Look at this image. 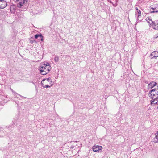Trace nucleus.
Wrapping results in <instances>:
<instances>
[{"label":"nucleus","instance_id":"f257e3e1","mask_svg":"<svg viewBox=\"0 0 158 158\" xmlns=\"http://www.w3.org/2000/svg\"><path fill=\"white\" fill-rule=\"evenodd\" d=\"M49 63H48L46 65L44 64L43 66H40L39 68V70L41 74L45 75L48 73L49 71Z\"/></svg>","mask_w":158,"mask_h":158},{"label":"nucleus","instance_id":"9d476101","mask_svg":"<svg viewBox=\"0 0 158 158\" xmlns=\"http://www.w3.org/2000/svg\"><path fill=\"white\" fill-rule=\"evenodd\" d=\"M156 84L154 81H152L148 85V88L152 89L156 85Z\"/></svg>","mask_w":158,"mask_h":158},{"label":"nucleus","instance_id":"6e6552de","mask_svg":"<svg viewBox=\"0 0 158 158\" xmlns=\"http://www.w3.org/2000/svg\"><path fill=\"white\" fill-rule=\"evenodd\" d=\"M7 5V2L4 0H0V9H3Z\"/></svg>","mask_w":158,"mask_h":158},{"label":"nucleus","instance_id":"f03ea898","mask_svg":"<svg viewBox=\"0 0 158 158\" xmlns=\"http://www.w3.org/2000/svg\"><path fill=\"white\" fill-rule=\"evenodd\" d=\"M135 9L136 10L135 12V16L137 17V22H139L140 21L141 19L140 18L141 17V11L137 7H136Z\"/></svg>","mask_w":158,"mask_h":158},{"label":"nucleus","instance_id":"423d86ee","mask_svg":"<svg viewBox=\"0 0 158 158\" xmlns=\"http://www.w3.org/2000/svg\"><path fill=\"white\" fill-rule=\"evenodd\" d=\"M151 27L155 30H158V20L153 21L151 25Z\"/></svg>","mask_w":158,"mask_h":158},{"label":"nucleus","instance_id":"aec40b11","mask_svg":"<svg viewBox=\"0 0 158 158\" xmlns=\"http://www.w3.org/2000/svg\"><path fill=\"white\" fill-rule=\"evenodd\" d=\"M28 2V0H23V2L24 4H26Z\"/></svg>","mask_w":158,"mask_h":158},{"label":"nucleus","instance_id":"7ed1b4c3","mask_svg":"<svg viewBox=\"0 0 158 158\" xmlns=\"http://www.w3.org/2000/svg\"><path fill=\"white\" fill-rule=\"evenodd\" d=\"M158 94V91L156 90L155 89L151 90L149 92L148 95L151 98H153L155 97V95Z\"/></svg>","mask_w":158,"mask_h":158},{"label":"nucleus","instance_id":"5701e85b","mask_svg":"<svg viewBox=\"0 0 158 158\" xmlns=\"http://www.w3.org/2000/svg\"><path fill=\"white\" fill-rule=\"evenodd\" d=\"M157 108L158 109V106L157 107Z\"/></svg>","mask_w":158,"mask_h":158},{"label":"nucleus","instance_id":"f8f14e48","mask_svg":"<svg viewBox=\"0 0 158 158\" xmlns=\"http://www.w3.org/2000/svg\"><path fill=\"white\" fill-rule=\"evenodd\" d=\"M155 137L152 139V142L154 143L158 142V132L155 133Z\"/></svg>","mask_w":158,"mask_h":158},{"label":"nucleus","instance_id":"6ab92c4d","mask_svg":"<svg viewBox=\"0 0 158 158\" xmlns=\"http://www.w3.org/2000/svg\"><path fill=\"white\" fill-rule=\"evenodd\" d=\"M153 10H157L158 9V7H157V5L156 7H152L151 8Z\"/></svg>","mask_w":158,"mask_h":158},{"label":"nucleus","instance_id":"412c9836","mask_svg":"<svg viewBox=\"0 0 158 158\" xmlns=\"http://www.w3.org/2000/svg\"><path fill=\"white\" fill-rule=\"evenodd\" d=\"M73 147H74V146H71V148H73Z\"/></svg>","mask_w":158,"mask_h":158},{"label":"nucleus","instance_id":"39448f33","mask_svg":"<svg viewBox=\"0 0 158 158\" xmlns=\"http://www.w3.org/2000/svg\"><path fill=\"white\" fill-rule=\"evenodd\" d=\"M92 149L93 151L97 152H99V151L102 150V146H94L92 147Z\"/></svg>","mask_w":158,"mask_h":158},{"label":"nucleus","instance_id":"4468645a","mask_svg":"<svg viewBox=\"0 0 158 158\" xmlns=\"http://www.w3.org/2000/svg\"><path fill=\"white\" fill-rule=\"evenodd\" d=\"M35 39H37L40 38L39 40H42V36L41 34H37L35 35Z\"/></svg>","mask_w":158,"mask_h":158},{"label":"nucleus","instance_id":"ddd939ff","mask_svg":"<svg viewBox=\"0 0 158 158\" xmlns=\"http://www.w3.org/2000/svg\"><path fill=\"white\" fill-rule=\"evenodd\" d=\"M118 0H108L110 3H112L114 6H116L117 5V2Z\"/></svg>","mask_w":158,"mask_h":158},{"label":"nucleus","instance_id":"4be33fe9","mask_svg":"<svg viewBox=\"0 0 158 158\" xmlns=\"http://www.w3.org/2000/svg\"><path fill=\"white\" fill-rule=\"evenodd\" d=\"M157 89H158V85H157Z\"/></svg>","mask_w":158,"mask_h":158},{"label":"nucleus","instance_id":"0eeeda50","mask_svg":"<svg viewBox=\"0 0 158 158\" xmlns=\"http://www.w3.org/2000/svg\"><path fill=\"white\" fill-rule=\"evenodd\" d=\"M155 97L151 98L152 100H151V105L154 104H156L158 102V94H156L155 96Z\"/></svg>","mask_w":158,"mask_h":158},{"label":"nucleus","instance_id":"20e7f679","mask_svg":"<svg viewBox=\"0 0 158 158\" xmlns=\"http://www.w3.org/2000/svg\"><path fill=\"white\" fill-rule=\"evenodd\" d=\"M49 78L45 79L42 80L41 84L44 87H49L48 81Z\"/></svg>","mask_w":158,"mask_h":158},{"label":"nucleus","instance_id":"1a4fd4ad","mask_svg":"<svg viewBox=\"0 0 158 158\" xmlns=\"http://www.w3.org/2000/svg\"><path fill=\"white\" fill-rule=\"evenodd\" d=\"M150 57L151 59L156 58L158 57V52L156 51L153 52L150 54Z\"/></svg>","mask_w":158,"mask_h":158},{"label":"nucleus","instance_id":"f3484780","mask_svg":"<svg viewBox=\"0 0 158 158\" xmlns=\"http://www.w3.org/2000/svg\"><path fill=\"white\" fill-rule=\"evenodd\" d=\"M54 60L56 62H58L59 60V58L57 56H56L54 58Z\"/></svg>","mask_w":158,"mask_h":158},{"label":"nucleus","instance_id":"9b49d317","mask_svg":"<svg viewBox=\"0 0 158 158\" xmlns=\"http://www.w3.org/2000/svg\"><path fill=\"white\" fill-rule=\"evenodd\" d=\"M146 20L149 23V25L150 27H151V25L153 22L152 19L151 17H148L146 19Z\"/></svg>","mask_w":158,"mask_h":158},{"label":"nucleus","instance_id":"a211bd4d","mask_svg":"<svg viewBox=\"0 0 158 158\" xmlns=\"http://www.w3.org/2000/svg\"><path fill=\"white\" fill-rule=\"evenodd\" d=\"M150 12L151 13H154V12H158V10H155L153 11L151 10Z\"/></svg>","mask_w":158,"mask_h":158},{"label":"nucleus","instance_id":"dca6fc26","mask_svg":"<svg viewBox=\"0 0 158 158\" xmlns=\"http://www.w3.org/2000/svg\"><path fill=\"white\" fill-rule=\"evenodd\" d=\"M12 92L13 93H14V95L15 96H17V95H18L19 96H20L21 97H23L24 98H25V97H23L21 95H20V94L16 93L15 92V91H14L13 90H12Z\"/></svg>","mask_w":158,"mask_h":158},{"label":"nucleus","instance_id":"2eb2a0df","mask_svg":"<svg viewBox=\"0 0 158 158\" xmlns=\"http://www.w3.org/2000/svg\"><path fill=\"white\" fill-rule=\"evenodd\" d=\"M23 4L24 3L23 2H19L17 4V7L18 8H21Z\"/></svg>","mask_w":158,"mask_h":158}]
</instances>
